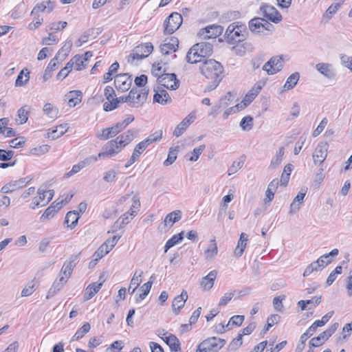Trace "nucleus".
<instances>
[{"instance_id":"f257e3e1","label":"nucleus","mask_w":352,"mask_h":352,"mask_svg":"<svg viewBox=\"0 0 352 352\" xmlns=\"http://www.w3.org/2000/svg\"><path fill=\"white\" fill-rule=\"evenodd\" d=\"M201 73L208 79H222L223 67L214 59L204 60L199 67Z\"/></svg>"},{"instance_id":"f03ea898","label":"nucleus","mask_w":352,"mask_h":352,"mask_svg":"<svg viewBox=\"0 0 352 352\" xmlns=\"http://www.w3.org/2000/svg\"><path fill=\"white\" fill-rule=\"evenodd\" d=\"M226 344V340L217 337H211L201 342L196 352H217Z\"/></svg>"},{"instance_id":"7ed1b4c3","label":"nucleus","mask_w":352,"mask_h":352,"mask_svg":"<svg viewBox=\"0 0 352 352\" xmlns=\"http://www.w3.org/2000/svg\"><path fill=\"white\" fill-rule=\"evenodd\" d=\"M182 16L178 12L171 13L164 22V33L165 34H172L182 24Z\"/></svg>"},{"instance_id":"20e7f679","label":"nucleus","mask_w":352,"mask_h":352,"mask_svg":"<svg viewBox=\"0 0 352 352\" xmlns=\"http://www.w3.org/2000/svg\"><path fill=\"white\" fill-rule=\"evenodd\" d=\"M257 14L274 23H278L282 20L280 12L274 6L267 3L261 4Z\"/></svg>"},{"instance_id":"39448f33","label":"nucleus","mask_w":352,"mask_h":352,"mask_svg":"<svg viewBox=\"0 0 352 352\" xmlns=\"http://www.w3.org/2000/svg\"><path fill=\"white\" fill-rule=\"evenodd\" d=\"M148 90L146 88L138 90L137 88H132L127 95L129 105L132 107L142 106L146 100Z\"/></svg>"},{"instance_id":"423d86ee","label":"nucleus","mask_w":352,"mask_h":352,"mask_svg":"<svg viewBox=\"0 0 352 352\" xmlns=\"http://www.w3.org/2000/svg\"><path fill=\"white\" fill-rule=\"evenodd\" d=\"M153 50V45L148 42L142 43L135 47L129 56V61L133 62L134 60H142L148 57Z\"/></svg>"},{"instance_id":"0eeeda50","label":"nucleus","mask_w":352,"mask_h":352,"mask_svg":"<svg viewBox=\"0 0 352 352\" xmlns=\"http://www.w3.org/2000/svg\"><path fill=\"white\" fill-rule=\"evenodd\" d=\"M122 150V148L115 140L107 142L102 148L101 152L98 153V157L102 159L111 158Z\"/></svg>"},{"instance_id":"6e6552de","label":"nucleus","mask_w":352,"mask_h":352,"mask_svg":"<svg viewBox=\"0 0 352 352\" xmlns=\"http://www.w3.org/2000/svg\"><path fill=\"white\" fill-rule=\"evenodd\" d=\"M157 82L161 86L166 87L170 90H175L179 86V82L174 73L164 74V75L159 76Z\"/></svg>"},{"instance_id":"1a4fd4ad","label":"nucleus","mask_w":352,"mask_h":352,"mask_svg":"<svg viewBox=\"0 0 352 352\" xmlns=\"http://www.w3.org/2000/svg\"><path fill=\"white\" fill-rule=\"evenodd\" d=\"M223 28L218 25H208L205 28L201 29L198 32V36L202 39L216 38L221 34Z\"/></svg>"},{"instance_id":"9d476101","label":"nucleus","mask_w":352,"mask_h":352,"mask_svg":"<svg viewBox=\"0 0 352 352\" xmlns=\"http://www.w3.org/2000/svg\"><path fill=\"white\" fill-rule=\"evenodd\" d=\"M116 88L122 92L129 89L132 84V78L128 74H118L114 80Z\"/></svg>"},{"instance_id":"9b49d317","label":"nucleus","mask_w":352,"mask_h":352,"mask_svg":"<svg viewBox=\"0 0 352 352\" xmlns=\"http://www.w3.org/2000/svg\"><path fill=\"white\" fill-rule=\"evenodd\" d=\"M283 67L282 57H272L263 67V69L266 71L270 75L274 74L280 71Z\"/></svg>"},{"instance_id":"f8f14e48","label":"nucleus","mask_w":352,"mask_h":352,"mask_svg":"<svg viewBox=\"0 0 352 352\" xmlns=\"http://www.w3.org/2000/svg\"><path fill=\"white\" fill-rule=\"evenodd\" d=\"M329 145L327 142L318 144L313 153V160L315 164L322 163L327 156Z\"/></svg>"},{"instance_id":"ddd939ff","label":"nucleus","mask_w":352,"mask_h":352,"mask_svg":"<svg viewBox=\"0 0 352 352\" xmlns=\"http://www.w3.org/2000/svg\"><path fill=\"white\" fill-rule=\"evenodd\" d=\"M195 119V116L192 113L188 114L175 129L173 135L178 138L181 136L186 129L192 124Z\"/></svg>"},{"instance_id":"4468645a","label":"nucleus","mask_w":352,"mask_h":352,"mask_svg":"<svg viewBox=\"0 0 352 352\" xmlns=\"http://www.w3.org/2000/svg\"><path fill=\"white\" fill-rule=\"evenodd\" d=\"M179 41L176 37L172 36L169 39H166L164 43L160 45V50L163 54H168L177 50Z\"/></svg>"},{"instance_id":"2eb2a0df","label":"nucleus","mask_w":352,"mask_h":352,"mask_svg":"<svg viewBox=\"0 0 352 352\" xmlns=\"http://www.w3.org/2000/svg\"><path fill=\"white\" fill-rule=\"evenodd\" d=\"M188 294L186 290H183L180 295L177 296L172 303V309L175 314L177 315L180 310L184 307L185 302L188 300Z\"/></svg>"},{"instance_id":"dca6fc26","label":"nucleus","mask_w":352,"mask_h":352,"mask_svg":"<svg viewBox=\"0 0 352 352\" xmlns=\"http://www.w3.org/2000/svg\"><path fill=\"white\" fill-rule=\"evenodd\" d=\"M77 258L78 256L75 255L72 256L69 260L66 261L60 270L59 276H64L68 280L71 276L74 268L76 266Z\"/></svg>"},{"instance_id":"f3484780","label":"nucleus","mask_w":352,"mask_h":352,"mask_svg":"<svg viewBox=\"0 0 352 352\" xmlns=\"http://www.w3.org/2000/svg\"><path fill=\"white\" fill-rule=\"evenodd\" d=\"M236 23L238 25V27L234 29L232 33V36L234 38L233 43L235 42H241L244 41L248 34V31L245 24L239 21H236Z\"/></svg>"},{"instance_id":"a211bd4d","label":"nucleus","mask_w":352,"mask_h":352,"mask_svg":"<svg viewBox=\"0 0 352 352\" xmlns=\"http://www.w3.org/2000/svg\"><path fill=\"white\" fill-rule=\"evenodd\" d=\"M155 93L153 96L154 102L162 105H165L171 102V98L166 90L158 87L157 89H155Z\"/></svg>"},{"instance_id":"6ab92c4d","label":"nucleus","mask_w":352,"mask_h":352,"mask_svg":"<svg viewBox=\"0 0 352 352\" xmlns=\"http://www.w3.org/2000/svg\"><path fill=\"white\" fill-rule=\"evenodd\" d=\"M55 6V2L52 1L50 0L47 1H42L41 3H37L34 8H33L31 14L34 15L36 14L38 12H51Z\"/></svg>"},{"instance_id":"aec40b11","label":"nucleus","mask_w":352,"mask_h":352,"mask_svg":"<svg viewBox=\"0 0 352 352\" xmlns=\"http://www.w3.org/2000/svg\"><path fill=\"white\" fill-rule=\"evenodd\" d=\"M60 277L56 278L53 283L52 286L49 289L47 298H50L56 294L67 282V279L64 276H59Z\"/></svg>"},{"instance_id":"412c9836","label":"nucleus","mask_w":352,"mask_h":352,"mask_svg":"<svg viewBox=\"0 0 352 352\" xmlns=\"http://www.w3.org/2000/svg\"><path fill=\"white\" fill-rule=\"evenodd\" d=\"M217 275V272L216 270L210 272L208 275L201 278V287L204 290H210L214 285Z\"/></svg>"},{"instance_id":"4be33fe9","label":"nucleus","mask_w":352,"mask_h":352,"mask_svg":"<svg viewBox=\"0 0 352 352\" xmlns=\"http://www.w3.org/2000/svg\"><path fill=\"white\" fill-rule=\"evenodd\" d=\"M263 21H265V19L262 17H254L248 23L249 30L252 33H263Z\"/></svg>"},{"instance_id":"5701e85b","label":"nucleus","mask_w":352,"mask_h":352,"mask_svg":"<svg viewBox=\"0 0 352 352\" xmlns=\"http://www.w3.org/2000/svg\"><path fill=\"white\" fill-rule=\"evenodd\" d=\"M102 32L100 28H91L85 32L78 40V46H81L82 43H86L89 38H95L99 34Z\"/></svg>"},{"instance_id":"b1692460","label":"nucleus","mask_w":352,"mask_h":352,"mask_svg":"<svg viewBox=\"0 0 352 352\" xmlns=\"http://www.w3.org/2000/svg\"><path fill=\"white\" fill-rule=\"evenodd\" d=\"M316 69L318 72L328 78H333L335 76V72L333 69V66L329 63H318L316 65Z\"/></svg>"},{"instance_id":"393cba45","label":"nucleus","mask_w":352,"mask_h":352,"mask_svg":"<svg viewBox=\"0 0 352 352\" xmlns=\"http://www.w3.org/2000/svg\"><path fill=\"white\" fill-rule=\"evenodd\" d=\"M135 138V133L133 130H128L126 133L117 137L115 140L122 148L128 145Z\"/></svg>"},{"instance_id":"a878e982","label":"nucleus","mask_w":352,"mask_h":352,"mask_svg":"<svg viewBox=\"0 0 352 352\" xmlns=\"http://www.w3.org/2000/svg\"><path fill=\"white\" fill-rule=\"evenodd\" d=\"M162 131L159 130L155 131L153 134H151L148 138L145 140L140 142L139 147H144L145 149L150 145L151 144L160 141L162 138Z\"/></svg>"},{"instance_id":"bb28decb","label":"nucleus","mask_w":352,"mask_h":352,"mask_svg":"<svg viewBox=\"0 0 352 352\" xmlns=\"http://www.w3.org/2000/svg\"><path fill=\"white\" fill-rule=\"evenodd\" d=\"M30 112V107L25 105L21 107L17 111V118H16V122L17 124H25L28 119V116Z\"/></svg>"},{"instance_id":"cd10ccee","label":"nucleus","mask_w":352,"mask_h":352,"mask_svg":"<svg viewBox=\"0 0 352 352\" xmlns=\"http://www.w3.org/2000/svg\"><path fill=\"white\" fill-rule=\"evenodd\" d=\"M195 47L197 48L199 56L203 59L206 56H210L212 52V45L210 43L201 42L195 44Z\"/></svg>"},{"instance_id":"c85d7f7f","label":"nucleus","mask_w":352,"mask_h":352,"mask_svg":"<svg viewBox=\"0 0 352 352\" xmlns=\"http://www.w3.org/2000/svg\"><path fill=\"white\" fill-rule=\"evenodd\" d=\"M65 96L68 100V104L69 106L75 107L77 104L81 102L82 94L80 91L74 90L68 92Z\"/></svg>"},{"instance_id":"c756f323","label":"nucleus","mask_w":352,"mask_h":352,"mask_svg":"<svg viewBox=\"0 0 352 352\" xmlns=\"http://www.w3.org/2000/svg\"><path fill=\"white\" fill-rule=\"evenodd\" d=\"M101 288V283H93L88 285L85 289L83 298L84 300H88L93 298L94 295L98 292Z\"/></svg>"},{"instance_id":"7c9ffc66","label":"nucleus","mask_w":352,"mask_h":352,"mask_svg":"<svg viewBox=\"0 0 352 352\" xmlns=\"http://www.w3.org/2000/svg\"><path fill=\"white\" fill-rule=\"evenodd\" d=\"M142 271H135L133 278L131 280V283L128 289V292L130 294H133L135 289L138 287L140 283L142 282Z\"/></svg>"},{"instance_id":"2f4dec72","label":"nucleus","mask_w":352,"mask_h":352,"mask_svg":"<svg viewBox=\"0 0 352 352\" xmlns=\"http://www.w3.org/2000/svg\"><path fill=\"white\" fill-rule=\"evenodd\" d=\"M186 60L188 63L194 64L203 60V58L199 56L198 50L194 45L188 52L186 54Z\"/></svg>"},{"instance_id":"473e14b6","label":"nucleus","mask_w":352,"mask_h":352,"mask_svg":"<svg viewBox=\"0 0 352 352\" xmlns=\"http://www.w3.org/2000/svg\"><path fill=\"white\" fill-rule=\"evenodd\" d=\"M38 199L43 202L41 206L46 205L54 197V192L53 190H46L41 187L38 190Z\"/></svg>"},{"instance_id":"72a5a7b5","label":"nucleus","mask_w":352,"mask_h":352,"mask_svg":"<svg viewBox=\"0 0 352 352\" xmlns=\"http://www.w3.org/2000/svg\"><path fill=\"white\" fill-rule=\"evenodd\" d=\"M78 219L79 214L78 212L76 211H69L65 216L64 223L66 224L67 227L72 229L75 228L78 223Z\"/></svg>"},{"instance_id":"f704fd0d","label":"nucleus","mask_w":352,"mask_h":352,"mask_svg":"<svg viewBox=\"0 0 352 352\" xmlns=\"http://www.w3.org/2000/svg\"><path fill=\"white\" fill-rule=\"evenodd\" d=\"M59 62L60 61L57 60V58H54L50 60V63L45 69L43 76V80L45 82L52 77V73L53 71L56 70L58 68Z\"/></svg>"},{"instance_id":"c9c22d12","label":"nucleus","mask_w":352,"mask_h":352,"mask_svg":"<svg viewBox=\"0 0 352 352\" xmlns=\"http://www.w3.org/2000/svg\"><path fill=\"white\" fill-rule=\"evenodd\" d=\"M118 133V130L116 126L113 125L111 127L104 129L102 131V133L97 135V138L101 140H107L111 138L115 137Z\"/></svg>"},{"instance_id":"e433bc0d","label":"nucleus","mask_w":352,"mask_h":352,"mask_svg":"<svg viewBox=\"0 0 352 352\" xmlns=\"http://www.w3.org/2000/svg\"><path fill=\"white\" fill-rule=\"evenodd\" d=\"M182 218V212L180 210H175L168 214L164 219V223L166 226H168L170 228L173 225L179 221Z\"/></svg>"},{"instance_id":"4c0bfd02","label":"nucleus","mask_w":352,"mask_h":352,"mask_svg":"<svg viewBox=\"0 0 352 352\" xmlns=\"http://www.w3.org/2000/svg\"><path fill=\"white\" fill-rule=\"evenodd\" d=\"M30 79V72L27 68L23 69L17 76L15 81L16 87L23 86Z\"/></svg>"},{"instance_id":"58836bf2","label":"nucleus","mask_w":352,"mask_h":352,"mask_svg":"<svg viewBox=\"0 0 352 352\" xmlns=\"http://www.w3.org/2000/svg\"><path fill=\"white\" fill-rule=\"evenodd\" d=\"M67 124H60L56 129L48 133V138L55 140L65 134L67 131Z\"/></svg>"},{"instance_id":"ea45409f","label":"nucleus","mask_w":352,"mask_h":352,"mask_svg":"<svg viewBox=\"0 0 352 352\" xmlns=\"http://www.w3.org/2000/svg\"><path fill=\"white\" fill-rule=\"evenodd\" d=\"M299 78L300 74L298 72L293 73L287 78L283 86L284 89L285 91L292 89L296 85L298 81L299 80Z\"/></svg>"},{"instance_id":"a19ab883","label":"nucleus","mask_w":352,"mask_h":352,"mask_svg":"<svg viewBox=\"0 0 352 352\" xmlns=\"http://www.w3.org/2000/svg\"><path fill=\"white\" fill-rule=\"evenodd\" d=\"M43 111L51 119L56 118L59 112L58 109L51 103H46Z\"/></svg>"},{"instance_id":"79ce46f5","label":"nucleus","mask_w":352,"mask_h":352,"mask_svg":"<svg viewBox=\"0 0 352 352\" xmlns=\"http://www.w3.org/2000/svg\"><path fill=\"white\" fill-rule=\"evenodd\" d=\"M184 239V232L173 236L170 239L167 241L164 246V252H166L170 248L177 245L182 241Z\"/></svg>"},{"instance_id":"37998d69","label":"nucleus","mask_w":352,"mask_h":352,"mask_svg":"<svg viewBox=\"0 0 352 352\" xmlns=\"http://www.w3.org/2000/svg\"><path fill=\"white\" fill-rule=\"evenodd\" d=\"M72 46V43L71 41L66 43L64 46L59 50L54 58H57V60L60 62L63 61L69 54Z\"/></svg>"},{"instance_id":"c03bdc74","label":"nucleus","mask_w":352,"mask_h":352,"mask_svg":"<svg viewBox=\"0 0 352 352\" xmlns=\"http://www.w3.org/2000/svg\"><path fill=\"white\" fill-rule=\"evenodd\" d=\"M139 146L140 143H138L135 147L132 155L131 156L129 160L125 165L126 168L129 167L131 165L135 163V161L138 160L140 155L146 150L144 147L142 148Z\"/></svg>"},{"instance_id":"a18cd8bd","label":"nucleus","mask_w":352,"mask_h":352,"mask_svg":"<svg viewBox=\"0 0 352 352\" xmlns=\"http://www.w3.org/2000/svg\"><path fill=\"white\" fill-rule=\"evenodd\" d=\"M90 161L89 159H86L83 161L80 162L78 164L73 166L72 170L65 174V177H69L73 175L78 173L81 169L85 168L87 165L89 164Z\"/></svg>"},{"instance_id":"49530a36","label":"nucleus","mask_w":352,"mask_h":352,"mask_svg":"<svg viewBox=\"0 0 352 352\" xmlns=\"http://www.w3.org/2000/svg\"><path fill=\"white\" fill-rule=\"evenodd\" d=\"M218 249L214 239L210 241V244L208 245L207 250L205 251L206 258H213L217 254Z\"/></svg>"},{"instance_id":"de8ad7c7","label":"nucleus","mask_w":352,"mask_h":352,"mask_svg":"<svg viewBox=\"0 0 352 352\" xmlns=\"http://www.w3.org/2000/svg\"><path fill=\"white\" fill-rule=\"evenodd\" d=\"M167 345L169 346L171 351L177 352L181 350L178 338L173 334H169Z\"/></svg>"},{"instance_id":"09e8293b","label":"nucleus","mask_w":352,"mask_h":352,"mask_svg":"<svg viewBox=\"0 0 352 352\" xmlns=\"http://www.w3.org/2000/svg\"><path fill=\"white\" fill-rule=\"evenodd\" d=\"M91 326L89 322L85 323L74 334L72 340H78L81 339L89 331Z\"/></svg>"},{"instance_id":"8fccbe9b","label":"nucleus","mask_w":352,"mask_h":352,"mask_svg":"<svg viewBox=\"0 0 352 352\" xmlns=\"http://www.w3.org/2000/svg\"><path fill=\"white\" fill-rule=\"evenodd\" d=\"M292 170V165L291 164H287L284 169L283 172L281 175L280 182L281 185L287 186L289 179V176L291 175Z\"/></svg>"},{"instance_id":"3c124183","label":"nucleus","mask_w":352,"mask_h":352,"mask_svg":"<svg viewBox=\"0 0 352 352\" xmlns=\"http://www.w3.org/2000/svg\"><path fill=\"white\" fill-rule=\"evenodd\" d=\"M232 96L231 93L228 92L226 96H224L219 100V105L213 107L214 111H217L220 108H226V107H228L229 105L230 102L232 100Z\"/></svg>"},{"instance_id":"603ef678","label":"nucleus","mask_w":352,"mask_h":352,"mask_svg":"<svg viewBox=\"0 0 352 352\" xmlns=\"http://www.w3.org/2000/svg\"><path fill=\"white\" fill-rule=\"evenodd\" d=\"M57 212V210L54 208V203H52L44 212L41 217V221H44L54 217Z\"/></svg>"},{"instance_id":"864d4df0","label":"nucleus","mask_w":352,"mask_h":352,"mask_svg":"<svg viewBox=\"0 0 352 352\" xmlns=\"http://www.w3.org/2000/svg\"><path fill=\"white\" fill-rule=\"evenodd\" d=\"M344 0H338L337 2L331 4L326 11V15L329 19H331V16L336 13V12L339 10L341 6L343 4Z\"/></svg>"},{"instance_id":"5fc2aeb1","label":"nucleus","mask_w":352,"mask_h":352,"mask_svg":"<svg viewBox=\"0 0 352 352\" xmlns=\"http://www.w3.org/2000/svg\"><path fill=\"white\" fill-rule=\"evenodd\" d=\"M240 126L243 131H250L253 126V118L250 116H245L240 122Z\"/></svg>"},{"instance_id":"6e6d98bb","label":"nucleus","mask_w":352,"mask_h":352,"mask_svg":"<svg viewBox=\"0 0 352 352\" xmlns=\"http://www.w3.org/2000/svg\"><path fill=\"white\" fill-rule=\"evenodd\" d=\"M166 69L165 67H164L162 65V63H154L152 67V74L157 78V80H159V76L164 75V74H166Z\"/></svg>"},{"instance_id":"4d7b16f0","label":"nucleus","mask_w":352,"mask_h":352,"mask_svg":"<svg viewBox=\"0 0 352 352\" xmlns=\"http://www.w3.org/2000/svg\"><path fill=\"white\" fill-rule=\"evenodd\" d=\"M179 151L178 148H170L167 159L164 162V165L165 166H168L169 165H171L177 159V155Z\"/></svg>"},{"instance_id":"13d9d810","label":"nucleus","mask_w":352,"mask_h":352,"mask_svg":"<svg viewBox=\"0 0 352 352\" xmlns=\"http://www.w3.org/2000/svg\"><path fill=\"white\" fill-rule=\"evenodd\" d=\"M134 120V117L132 115H126V118L115 124L119 133L124 130L131 122Z\"/></svg>"},{"instance_id":"bf43d9fd","label":"nucleus","mask_w":352,"mask_h":352,"mask_svg":"<svg viewBox=\"0 0 352 352\" xmlns=\"http://www.w3.org/2000/svg\"><path fill=\"white\" fill-rule=\"evenodd\" d=\"M237 27H238V25L236 23V22L232 23V24L229 25V26L228 27V28L226 31L225 38H226L227 42L230 44L233 43L234 38L232 36V33H233L234 29H236Z\"/></svg>"},{"instance_id":"052dcab7","label":"nucleus","mask_w":352,"mask_h":352,"mask_svg":"<svg viewBox=\"0 0 352 352\" xmlns=\"http://www.w3.org/2000/svg\"><path fill=\"white\" fill-rule=\"evenodd\" d=\"M280 316L278 314H272L269 316L267 320V325L263 329V332L266 333L274 324H277L280 320Z\"/></svg>"},{"instance_id":"680f3d73","label":"nucleus","mask_w":352,"mask_h":352,"mask_svg":"<svg viewBox=\"0 0 352 352\" xmlns=\"http://www.w3.org/2000/svg\"><path fill=\"white\" fill-rule=\"evenodd\" d=\"M119 68V63L118 62L113 63L109 68L108 72L104 74V82L112 80V74L117 72Z\"/></svg>"},{"instance_id":"e2e57ef3","label":"nucleus","mask_w":352,"mask_h":352,"mask_svg":"<svg viewBox=\"0 0 352 352\" xmlns=\"http://www.w3.org/2000/svg\"><path fill=\"white\" fill-rule=\"evenodd\" d=\"M118 102V100L114 98L110 100H108V102H105L103 104V109L105 111H111L116 109L119 106Z\"/></svg>"},{"instance_id":"0e129e2a","label":"nucleus","mask_w":352,"mask_h":352,"mask_svg":"<svg viewBox=\"0 0 352 352\" xmlns=\"http://www.w3.org/2000/svg\"><path fill=\"white\" fill-rule=\"evenodd\" d=\"M244 320V316L241 315H236L230 318L228 323L226 324V327L230 325L239 327L242 324Z\"/></svg>"},{"instance_id":"69168bd1","label":"nucleus","mask_w":352,"mask_h":352,"mask_svg":"<svg viewBox=\"0 0 352 352\" xmlns=\"http://www.w3.org/2000/svg\"><path fill=\"white\" fill-rule=\"evenodd\" d=\"M318 327L316 325L315 322L307 329V331L302 333L300 336V340L302 341H307V340L311 337L314 333L317 330Z\"/></svg>"},{"instance_id":"338daca9","label":"nucleus","mask_w":352,"mask_h":352,"mask_svg":"<svg viewBox=\"0 0 352 352\" xmlns=\"http://www.w3.org/2000/svg\"><path fill=\"white\" fill-rule=\"evenodd\" d=\"M243 161H234L232 164L228 168V175H231L235 173H236L239 169H241L243 166Z\"/></svg>"},{"instance_id":"774afa93","label":"nucleus","mask_w":352,"mask_h":352,"mask_svg":"<svg viewBox=\"0 0 352 352\" xmlns=\"http://www.w3.org/2000/svg\"><path fill=\"white\" fill-rule=\"evenodd\" d=\"M341 63L352 72V56L342 54L340 56Z\"/></svg>"}]
</instances>
